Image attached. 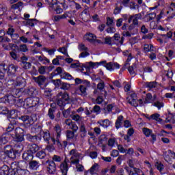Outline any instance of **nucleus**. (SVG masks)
<instances>
[{
  "label": "nucleus",
  "mask_w": 175,
  "mask_h": 175,
  "mask_svg": "<svg viewBox=\"0 0 175 175\" xmlns=\"http://www.w3.org/2000/svg\"><path fill=\"white\" fill-rule=\"evenodd\" d=\"M57 103L61 107L60 109L63 110L62 114L64 118L70 116V107L65 109V106L69 105V94L68 93L60 92L57 96Z\"/></svg>",
  "instance_id": "nucleus-1"
},
{
  "label": "nucleus",
  "mask_w": 175,
  "mask_h": 175,
  "mask_svg": "<svg viewBox=\"0 0 175 175\" xmlns=\"http://www.w3.org/2000/svg\"><path fill=\"white\" fill-rule=\"evenodd\" d=\"M58 75H59L61 79H64V80H73V77L70 74L65 72L61 67H57L54 72L51 73L52 76H57Z\"/></svg>",
  "instance_id": "nucleus-2"
},
{
  "label": "nucleus",
  "mask_w": 175,
  "mask_h": 175,
  "mask_svg": "<svg viewBox=\"0 0 175 175\" xmlns=\"http://www.w3.org/2000/svg\"><path fill=\"white\" fill-rule=\"evenodd\" d=\"M25 167H27V163L25 161H18V167H16L17 175H29V171L25 169Z\"/></svg>",
  "instance_id": "nucleus-3"
},
{
  "label": "nucleus",
  "mask_w": 175,
  "mask_h": 175,
  "mask_svg": "<svg viewBox=\"0 0 175 175\" xmlns=\"http://www.w3.org/2000/svg\"><path fill=\"white\" fill-rule=\"evenodd\" d=\"M39 105V98L34 97V98H27L24 100V106L26 107H35Z\"/></svg>",
  "instance_id": "nucleus-4"
},
{
  "label": "nucleus",
  "mask_w": 175,
  "mask_h": 175,
  "mask_svg": "<svg viewBox=\"0 0 175 175\" xmlns=\"http://www.w3.org/2000/svg\"><path fill=\"white\" fill-rule=\"evenodd\" d=\"M69 155H72L70 159L71 163H79L81 154L76 149H72L69 152Z\"/></svg>",
  "instance_id": "nucleus-5"
},
{
  "label": "nucleus",
  "mask_w": 175,
  "mask_h": 175,
  "mask_svg": "<svg viewBox=\"0 0 175 175\" xmlns=\"http://www.w3.org/2000/svg\"><path fill=\"white\" fill-rule=\"evenodd\" d=\"M96 65H104V66L106 67V69H107L108 70H114V67L113 65V63L109 62V63H106V61H103L100 62L99 63H94L92 62H89V66H92L94 68V66H95Z\"/></svg>",
  "instance_id": "nucleus-6"
},
{
  "label": "nucleus",
  "mask_w": 175,
  "mask_h": 175,
  "mask_svg": "<svg viewBox=\"0 0 175 175\" xmlns=\"http://www.w3.org/2000/svg\"><path fill=\"white\" fill-rule=\"evenodd\" d=\"M10 134L9 133H4L0 136V146H5L9 143L10 140Z\"/></svg>",
  "instance_id": "nucleus-7"
},
{
  "label": "nucleus",
  "mask_w": 175,
  "mask_h": 175,
  "mask_svg": "<svg viewBox=\"0 0 175 175\" xmlns=\"http://www.w3.org/2000/svg\"><path fill=\"white\" fill-rule=\"evenodd\" d=\"M4 152L9 157V158H16V154H14V150L10 145H7L4 146Z\"/></svg>",
  "instance_id": "nucleus-8"
},
{
  "label": "nucleus",
  "mask_w": 175,
  "mask_h": 175,
  "mask_svg": "<svg viewBox=\"0 0 175 175\" xmlns=\"http://www.w3.org/2000/svg\"><path fill=\"white\" fill-rule=\"evenodd\" d=\"M54 5H60L63 9H68L65 0H51V2L49 3L50 7L54 8Z\"/></svg>",
  "instance_id": "nucleus-9"
},
{
  "label": "nucleus",
  "mask_w": 175,
  "mask_h": 175,
  "mask_svg": "<svg viewBox=\"0 0 175 175\" xmlns=\"http://www.w3.org/2000/svg\"><path fill=\"white\" fill-rule=\"evenodd\" d=\"M124 40H125V38L120 36L118 33H115L114 36L112 37V42L116 44H124Z\"/></svg>",
  "instance_id": "nucleus-10"
},
{
  "label": "nucleus",
  "mask_w": 175,
  "mask_h": 175,
  "mask_svg": "<svg viewBox=\"0 0 175 175\" xmlns=\"http://www.w3.org/2000/svg\"><path fill=\"white\" fill-rule=\"evenodd\" d=\"M46 169L49 174H55V172L57 171L55 163H54V161H50Z\"/></svg>",
  "instance_id": "nucleus-11"
},
{
  "label": "nucleus",
  "mask_w": 175,
  "mask_h": 175,
  "mask_svg": "<svg viewBox=\"0 0 175 175\" xmlns=\"http://www.w3.org/2000/svg\"><path fill=\"white\" fill-rule=\"evenodd\" d=\"M33 80L38 84L40 87H42L46 81V77L43 75H40L38 77H33Z\"/></svg>",
  "instance_id": "nucleus-12"
},
{
  "label": "nucleus",
  "mask_w": 175,
  "mask_h": 175,
  "mask_svg": "<svg viewBox=\"0 0 175 175\" xmlns=\"http://www.w3.org/2000/svg\"><path fill=\"white\" fill-rule=\"evenodd\" d=\"M8 103H11L12 105L16 104V103H23L24 102V100L23 98H14L13 96H8L7 97Z\"/></svg>",
  "instance_id": "nucleus-13"
},
{
  "label": "nucleus",
  "mask_w": 175,
  "mask_h": 175,
  "mask_svg": "<svg viewBox=\"0 0 175 175\" xmlns=\"http://www.w3.org/2000/svg\"><path fill=\"white\" fill-rule=\"evenodd\" d=\"M28 150L31 154H36V152H38V150H40V147L36 144H29L27 146Z\"/></svg>",
  "instance_id": "nucleus-14"
},
{
  "label": "nucleus",
  "mask_w": 175,
  "mask_h": 175,
  "mask_svg": "<svg viewBox=\"0 0 175 175\" xmlns=\"http://www.w3.org/2000/svg\"><path fill=\"white\" fill-rule=\"evenodd\" d=\"M40 133L44 142H46L48 144H50V140L53 139V137H51V135H50V131H42V132H40Z\"/></svg>",
  "instance_id": "nucleus-15"
},
{
  "label": "nucleus",
  "mask_w": 175,
  "mask_h": 175,
  "mask_svg": "<svg viewBox=\"0 0 175 175\" xmlns=\"http://www.w3.org/2000/svg\"><path fill=\"white\" fill-rule=\"evenodd\" d=\"M23 159L27 161V162H31L33 159V154H32L30 151L27 150L23 154Z\"/></svg>",
  "instance_id": "nucleus-16"
},
{
  "label": "nucleus",
  "mask_w": 175,
  "mask_h": 175,
  "mask_svg": "<svg viewBox=\"0 0 175 175\" xmlns=\"http://www.w3.org/2000/svg\"><path fill=\"white\" fill-rule=\"evenodd\" d=\"M26 139L28 142H31V143H36V142L40 140V137L38 135H32L31 134L26 135Z\"/></svg>",
  "instance_id": "nucleus-17"
},
{
  "label": "nucleus",
  "mask_w": 175,
  "mask_h": 175,
  "mask_svg": "<svg viewBox=\"0 0 175 175\" xmlns=\"http://www.w3.org/2000/svg\"><path fill=\"white\" fill-rule=\"evenodd\" d=\"M84 39L88 40V42H90V43H95V40H96V36L94 33H90L84 36Z\"/></svg>",
  "instance_id": "nucleus-18"
},
{
  "label": "nucleus",
  "mask_w": 175,
  "mask_h": 175,
  "mask_svg": "<svg viewBox=\"0 0 175 175\" xmlns=\"http://www.w3.org/2000/svg\"><path fill=\"white\" fill-rule=\"evenodd\" d=\"M24 92V89H14L12 91V95H10V96H13L14 98H20Z\"/></svg>",
  "instance_id": "nucleus-19"
},
{
  "label": "nucleus",
  "mask_w": 175,
  "mask_h": 175,
  "mask_svg": "<svg viewBox=\"0 0 175 175\" xmlns=\"http://www.w3.org/2000/svg\"><path fill=\"white\" fill-rule=\"evenodd\" d=\"M80 136L82 139H84L87 136V129H85V125L82 123L79 127Z\"/></svg>",
  "instance_id": "nucleus-20"
},
{
  "label": "nucleus",
  "mask_w": 175,
  "mask_h": 175,
  "mask_svg": "<svg viewBox=\"0 0 175 175\" xmlns=\"http://www.w3.org/2000/svg\"><path fill=\"white\" fill-rule=\"evenodd\" d=\"M124 122V116H119L115 123V126L116 129H120L122 126V123Z\"/></svg>",
  "instance_id": "nucleus-21"
},
{
  "label": "nucleus",
  "mask_w": 175,
  "mask_h": 175,
  "mask_svg": "<svg viewBox=\"0 0 175 175\" xmlns=\"http://www.w3.org/2000/svg\"><path fill=\"white\" fill-rule=\"evenodd\" d=\"M98 169L99 165L98 163H94L88 172H85V175H87L88 172L90 173V174L94 175L95 173H96V172H98Z\"/></svg>",
  "instance_id": "nucleus-22"
},
{
  "label": "nucleus",
  "mask_w": 175,
  "mask_h": 175,
  "mask_svg": "<svg viewBox=\"0 0 175 175\" xmlns=\"http://www.w3.org/2000/svg\"><path fill=\"white\" fill-rule=\"evenodd\" d=\"M97 124H99V125L103 126V128H109V125L111 124V122H110V120L108 119H105L98 121Z\"/></svg>",
  "instance_id": "nucleus-23"
},
{
  "label": "nucleus",
  "mask_w": 175,
  "mask_h": 175,
  "mask_svg": "<svg viewBox=\"0 0 175 175\" xmlns=\"http://www.w3.org/2000/svg\"><path fill=\"white\" fill-rule=\"evenodd\" d=\"M155 167L157 168V170L161 173V174H165V166L161 162H156L154 164Z\"/></svg>",
  "instance_id": "nucleus-24"
},
{
  "label": "nucleus",
  "mask_w": 175,
  "mask_h": 175,
  "mask_svg": "<svg viewBox=\"0 0 175 175\" xmlns=\"http://www.w3.org/2000/svg\"><path fill=\"white\" fill-rule=\"evenodd\" d=\"M9 166L4 165L0 167V175H8L9 174Z\"/></svg>",
  "instance_id": "nucleus-25"
},
{
  "label": "nucleus",
  "mask_w": 175,
  "mask_h": 175,
  "mask_svg": "<svg viewBox=\"0 0 175 175\" xmlns=\"http://www.w3.org/2000/svg\"><path fill=\"white\" fill-rule=\"evenodd\" d=\"M36 58L38 59V61L43 64V65H47L50 64V60L47 59L44 55L42 56H36Z\"/></svg>",
  "instance_id": "nucleus-26"
},
{
  "label": "nucleus",
  "mask_w": 175,
  "mask_h": 175,
  "mask_svg": "<svg viewBox=\"0 0 175 175\" xmlns=\"http://www.w3.org/2000/svg\"><path fill=\"white\" fill-rule=\"evenodd\" d=\"M60 170L63 175H68V170H69V167L68 166V164L61 163Z\"/></svg>",
  "instance_id": "nucleus-27"
},
{
  "label": "nucleus",
  "mask_w": 175,
  "mask_h": 175,
  "mask_svg": "<svg viewBox=\"0 0 175 175\" xmlns=\"http://www.w3.org/2000/svg\"><path fill=\"white\" fill-rule=\"evenodd\" d=\"M140 18H142V14H140L133 15V25H139V20H140Z\"/></svg>",
  "instance_id": "nucleus-28"
},
{
  "label": "nucleus",
  "mask_w": 175,
  "mask_h": 175,
  "mask_svg": "<svg viewBox=\"0 0 175 175\" xmlns=\"http://www.w3.org/2000/svg\"><path fill=\"white\" fill-rule=\"evenodd\" d=\"M16 70H17V67L14 66V64H10L8 66V70L7 71V73L8 75H14Z\"/></svg>",
  "instance_id": "nucleus-29"
},
{
  "label": "nucleus",
  "mask_w": 175,
  "mask_h": 175,
  "mask_svg": "<svg viewBox=\"0 0 175 175\" xmlns=\"http://www.w3.org/2000/svg\"><path fill=\"white\" fill-rule=\"evenodd\" d=\"M29 165L31 170H36L39 167V162L36 161H31L29 163Z\"/></svg>",
  "instance_id": "nucleus-30"
},
{
  "label": "nucleus",
  "mask_w": 175,
  "mask_h": 175,
  "mask_svg": "<svg viewBox=\"0 0 175 175\" xmlns=\"http://www.w3.org/2000/svg\"><path fill=\"white\" fill-rule=\"evenodd\" d=\"M55 110V107H51L49 109L48 117L50 118V120H54L55 118V115H54Z\"/></svg>",
  "instance_id": "nucleus-31"
},
{
  "label": "nucleus",
  "mask_w": 175,
  "mask_h": 175,
  "mask_svg": "<svg viewBox=\"0 0 175 175\" xmlns=\"http://www.w3.org/2000/svg\"><path fill=\"white\" fill-rule=\"evenodd\" d=\"M69 12H65L62 15H57L54 16V21H59L60 20H64L67 17H69Z\"/></svg>",
  "instance_id": "nucleus-32"
},
{
  "label": "nucleus",
  "mask_w": 175,
  "mask_h": 175,
  "mask_svg": "<svg viewBox=\"0 0 175 175\" xmlns=\"http://www.w3.org/2000/svg\"><path fill=\"white\" fill-rule=\"evenodd\" d=\"M23 92H25V94H27L29 96H35V88H28L23 90Z\"/></svg>",
  "instance_id": "nucleus-33"
},
{
  "label": "nucleus",
  "mask_w": 175,
  "mask_h": 175,
  "mask_svg": "<svg viewBox=\"0 0 175 175\" xmlns=\"http://www.w3.org/2000/svg\"><path fill=\"white\" fill-rule=\"evenodd\" d=\"M79 90L81 92L80 95H81L82 96H87V86L84 85H81L79 87Z\"/></svg>",
  "instance_id": "nucleus-34"
},
{
  "label": "nucleus",
  "mask_w": 175,
  "mask_h": 175,
  "mask_svg": "<svg viewBox=\"0 0 175 175\" xmlns=\"http://www.w3.org/2000/svg\"><path fill=\"white\" fill-rule=\"evenodd\" d=\"M161 115L159 113H154L150 116V118H148V120H154L155 121H158V122H162V119H161Z\"/></svg>",
  "instance_id": "nucleus-35"
},
{
  "label": "nucleus",
  "mask_w": 175,
  "mask_h": 175,
  "mask_svg": "<svg viewBox=\"0 0 175 175\" xmlns=\"http://www.w3.org/2000/svg\"><path fill=\"white\" fill-rule=\"evenodd\" d=\"M75 84H81V83H83V84H85V85H87V87H90V85H91V83H90V81H86V80H81L80 78H76L75 79Z\"/></svg>",
  "instance_id": "nucleus-36"
},
{
  "label": "nucleus",
  "mask_w": 175,
  "mask_h": 175,
  "mask_svg": "<svg viewBox=\"0 0 175 175\" xmlns=\"http://www.w3.org/2000/svg\"><path fill=\"white\" fill-rule=\"evenodd\" d=\"M8 12V6L5 4L0 3V16H3Z\"/></svg>",
  "instance_id": "nucleus-37"
},
{
  "label": "nucleus",
  "mask_w": 175,
  "mask_h": 175,
  "mask_svg": "<svg viewBox=\"0 0 175 175\" xmlns=\"http://www.w3.org/2000/svg\"><path fill=\"white\" fill-rule=\"evenodd\" d=\"M127 100L128 103H129V105H131V106H134V107H137V106H139V103L137 99L127 98Z\"/></svg>",
  "instance_id": "nucleus-38"
},
{
  "label": "nucleus",
  "mask_w": 175,
  "mask_h": 175,
  "mask_svg": "<svg viewBox=\"0 0 175 175\" xmlns=\"http://www.w3.org/2000/svg\"><path fill=\"white\" fill-rule=\"evenodd\" d=\"M10 120H16V118H18V116L17 115V110L12 109L10 111Z\"/></svg>",
  "instance_id": "nucleus-39"
},
{
  "label": "nucleus",
  "mask_w": 175,
  "mask_h": 175,
  "mask_svg": "<svg viewBox=\"0 0 175 175\" xmlns=\"http://www.w3.org/2000/svg\"><path fill=\"white\" fill-rule=\"evenodd\" d=\"M23 5H24V3L22 1H19L15 4H13L11 6V9H12L13 10H20V8H23Z\"/></svg>",
  "instance_id": "nucleus-40"
},
{
  "label": "nucleus",
  "mask_w": 175,
  "mask_h": 175,
  "mask_svg": "<svg viewBox=\"0 0 175 175\" xmlns=\"http://www.w3.org/2000/svg\"><path fill=\"white\" fill-rule=\"evenodd\" d=\"M38 132H42V126L39 125H35L31 127L32 133H38Z\"/></svg>",
  "instance_id": "nucleus-41"
},
{
  "label": "nucleus",
  "mask_w": 175,
  "mask_h": 175,
  "mask_svg": "<svg viewBox=\"0 0 175 175\" xmlns=\"http://www.w3.org/2000/svg\"><path fill=\"white\" fill-rule=\"evenodd\" d=\"M25 85V79L24 78H17L16 79V85L17 87H20L21 85Z\"/></svg>",
  "instance_id": "nucleus-42"
},
{
  "label": "nucleus",
  "mask_w": 175,
  "mask_h": 175,
  "mask_svg": "<svg viewBox=\"0 0 175 175\" xmlns=\"http://www.w3.org/2000/svg\"><path fill=\"white\" fill-rule=\"evenodd\" d=\"M152 94L150 93H148L146 94V97L145 98V100L144 101V103L147 104V103H152Z\"/></svg>",
  "instance_id": "nucleus-43"
},
{
  "label": "nucleus",
  "mask_w": 175,
  "mask_h": 175,
  "mask_svg": "<svg viewBox=\"0 0 175 175\" xmlns=\"http://www.w3.org/2000/svg\"><path fill=\"white\" fill-rule=\"evenodd\" d=\"M51 142L53 143V144H56L59 148L62 147V144H61V142H59V137H57L56 139L55 138H51Z\"/></svg>",
  "instance_id": "nucleus-44"
},
{
  "label": "nucleus",
  "mask_w": 175,
  "mask_h": 175,
  "mask_svg": "<svg viewBox=\"0 0 175 175\" xmlns=\"http://www.w3.org/2000/svg\"><path fill=\"white\" fill-rule=\"evenodd\" d=\"M143 133L146 136V137H150L152 135V130L147 128L143 129Z\"/></svg>",
  "instance_id": "nucleus-45"
},
{
  "label": "nucleus",
  "mask_w": 175,
  "mask_h": 175,
  "mask_svg": "<svg viewBox=\"0 0 175 175\" xmlns=\"http://www.w3.org/2000/svg\"><path fill=\"white\" fill-rule=\"evenodd\" d=\"M13 165H16V163H13L11 165L12 170H8V175H17V167L13 168Z\"/></svg>",
  "instance_id": "nucleus-46"
},
{
  "label": "nucleus",
  "mask_w": 175,
  "mask_h": 175,
  "mask_svg": "<svg viewBox=\"0 0 175 175\" xmlns=\"http://www.w3.org/2000/svg\"><path fill=\"white\" fill-rule=\"evenodd\" d=\"M66 137L67 140H71V139H73L75 137V132L70 130L66 131Z\"/></svg>",
  "instance_id": "nucleus-47"
},
{
  "label": "nucleus",
  "mask_w": 175,
  "mask_h": 175,
  "mask_svg": "<svg viewBox=\"0 0 175 175\" xmlns=\"http://www.w3.org/2000/svg\"><path fill=\"white\" fill-rule=\"evenodd\" d=\"M23 135L24 136V129L21 127H16L15 129V136Z\"/></svg>",
  "instance_id": "nucleus-48"
},
{
  "label": "nucleus",
  "mask_w": 175,
  "mask_h": 175,
  "mask_svg": "<svg viewBox=\"0 0 175 175\" xmlns=\"http://www.w3.org/2000/svg\"><path fill=\"white\" fill-rule=\"evenodd\" d=\"M36 157L40 159H44V158H46V152L44 150H40L36 153Z\"/></svg>",
  "instance_id": "nucleus-49"
},
{
  "label": "nucleus",
  "mask_w": 175,
  "mask_h": 175,
  "mask_svg": "<svg viewBox=\"0 0 175 175\" xmlns=\"http://www.w3.org/2000/svg\"><path fill=\"white\" fill-rule=\"evenodd\" d=\"M62 8V5H57L56 7H54L53 5V8L56 12L57 14H61V13L64 12V8Z\"/></svg>",
  "instance_id": "nucleus-50"
},
{
  "label": "nucleus",
  "mask_w": 175,
  "mask_h": 175,
  "mask_svg": "<svg viewBox=\"0 0 175 175\" xmlns=\"http://www.w3.org/2000/svg\"><path fill=\"white\" fill-rule=\"evenodd\" d=\"M55 131L57 133V137H61V133L62 132V130L61 129V126L59 125H56L55 126Z\"/></svg>",
  "instance_id": "nucleus-51"
},
{
  "label": "nucleus",
  "mask_w": 175,
  "mask_h": 175,
  "mask_svg": "<svg viewBox=\"0 0 175 175\" xmlns=\"http://www.w3.org/2000/svg\"><path fill=\"white\" fill-rule=\"evenodd\" d=\"M155 17H157V14H155V12L150 13L146 16L147 21H151L152 20H154Z\"/></svg>",
  "instance_id": "nucleus-52"
},
{
  "label": "nucleus",
  "mask_w": 175,
  "mask_h": 175,
  "mask_svg": "<svg viewBox=\"0 0 175 175\" xmlns=\"http://www.w3.org/2000/svg\"><path fill=\"white\" fill-rule=\"evenodd\" d=\"M73 165H76L77 172H84V166L80 164L79 163H72Z\"/></svg>",
  "instance_id": "nucleus-53"
},
{
  "label": "nucleus",
  "mask_w": 175,
  "mask_h": 175,
  "mask_svg": "<svg viewBox=\"0 0 175 175\" xmlns=\"http://www.w3.org/2000/svg\"><path fill=\"white\" fill-rule=\"evenodd\" d=\"M0 114H9V109L6 107L0 105Z\"/></svg>",
  "instance_id": "nucleus-54"
},
{
  "label": "nucleus",
  "mask_w": 175,
  "mask_h": 175,
  "mask_svg": "<svg viewBox=\"0 0 175 175\" xmlns=\"http://www.w3.org/2000/svg\"><path fill=\"white\" fill-rule=\"evenodd\" d=\"M106 24L107 27H113V25H114V20L113 18L107 17Z\"/></svg>",
  "instance_id": "nucleus-55"
},
{
  "label": "nucleus",
  "mask_w": 175,
  "mask_h": 175,
  "mask_svg": "<svg viewBox=\"0 0 175 175\" xmlns=\"http://www.w3.org/2000/svg\"><path fill=\"white\" fill-rule=\"evenodd\" d=\"M146 85L148 88H155L157 87V82H146Z\"/></svg>",
  "instance_id": "nucleus-56"
},
{
  "label": "nucleus",
  "mask_w": 175,
  "mask_h": 175,
  "mask_svg": "<svg viewBox=\"0 0 175 175\" xmlns=\"http://www.w3.org/2000/svg\"><path fill=\"white\" fill-rule=\"evenodd\" d=\"M33 21H36V19L33 18V19H27L26 21L25 25H29V27H35V23H33Z\"/></svg>",
  "instance_id": "nucleus-57"
},
{
  "label": "nucleus",
  "mask_w": 175,
  "mask_h": 175,
  "mask_svg": "<svg viewBox=\"0 0 175 175\" xmlns=\"http://www.w3.org/2000/svg\"><path fill=\"white\" fill-rule=\"evenodd\" d=\"M153 106H155L159 110H161V108L163 107L164 105L163 102L156 101L154 103Z\"/></svg>",
  "instance_id": "nucleus-58"
},
{
  "label": "nucleus",
  "mask_w": 175,
  "mask_h": 175,
  "mask_svg": "<svg viewBox=\"0 0 175 175\" xmlns=\"http://www.w3.org/2000/svg\"><path fill=\"white\" fill-rule=\"evenodd\" d=\"M19 50L23 53H27V51H28V46H27V44H21L19 46Z\"/></svg>",
  "instance_id": "nucleus-59"
},
{
  "label": "nucleus",
  "mask_w": 175,
  "mask_h": 175,
  "mask_svg": "<svg viewBox=\"0 0 175 175\" xmlns=\"http://www.w3.org/2000/svg\"><path fill=\"white\" fill-rule=\"evenodd\" d=\"M104 40L105 44H109V46H111V42H113V38L111 37H105Z\"/></svg>",
  "instance_id": "nucleus-60"
},
{
  "label": "nucleus",
  "mask_w": 175,
  "mask_h": 175,
  "mask_svg": "<svg viewBox=\"0 0 175 175\" xmlns=\"http://www.w3.org/2000/svg\"><path fill=\"white\" fill-rule=\"evenodd\" d=\"M14 140L17 142V143H21V142L24 140V135H15Z\"/></svg>",
  "instance_id": "nucleus-61"
},
{
  "label": "nucleus",
  "mask_w": 175,
  "mask_h": 175,
  "mask_svg": "<svg viewBox=\"0 0 175 175\" xmlns=\"http://www.w3.org/2000/svg\"><path fill=\"white\" fill-rule=\"evenodd\" d=\"M70 118H72V120H73V121H76L77 122L78 121H80V120H81V117H80V116L75 114V115H70Z\"/></svg>",
  "instance_id": "nucleus-62"
},
{
  "label": "nucleus",
  "mask_w": 175,
  "mask_h": 175,
  "mask_svg": "<svg viewBox=\"0 0 175 175\" xmlns=\"http://www.w3.org/2000/svg\"><path fill=\"white\" fill-rule=\"evenodd\" d=\"M93 111L95 114H100V107H99V105H95L93 107Z\"/></svg>",
  "instance_id": "nucleus-63"
},
{
  "label": "nucleus",
  "mask_w": 175,
  "mask_h": 175,
  "mask_svg": "<svg viewBox=\"0 0 175 175\" xmlns=\"http://www.w3.org/2000/svg\"><path fill=\"white\" fill-rule=\"evenodd\" d=\"M133 170H134L135 174L144 175V173L143 172V171H142V170H140L139 168L133 167Z\"/></svg>",
  "instance_id": "nucleus-64"
}]
</instances>
